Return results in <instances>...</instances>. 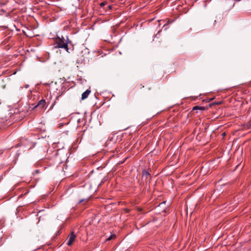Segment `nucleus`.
<instances>
[{
  "label": "nucleus",
  "mask_w": 251,
  "mask_h": 251,
  "mask_svg": "<svg viewBox=\"0 0 251 251\" xmlns=\"http://www.w3.org/2000/svg\"><path fill=\"white\" fill-rule=\"evenodd\" d=\"M68 42L65 41L64 38H59L57 39L56 43L55 44V47L56 48H62L66 50L67 51H68Z\"/></svg>",
  "instance_id": "f257e3e1"
},
{
  "label": "nucleus",
  "mask_w": 251,
  "mask_h": 251,
  "mask_svg": "<svg viewBox=\"0 0 251 251\" xmlns=\"http://www.w3.org/2000/svg\"><path fill=\"white\" fill-rule=\"evenodd\" d=\"M75 238H76V235L75 234V233L74 232H71V233L69 235V236L68 237V238H67L68 242H67V244L68 246L72 245L73 242L75 240Z\"/></svg>",
  "instance_id": "f03ea898"
},
{
  "label": "nucleus",
  "mask_w": 251,
  "mask_h": 251,
  "mask_svg": "<svg viewBox=\"0 0 251 251\" xmlns=\"http://www.w3.org/2000/svg\"><path fill=\"white\" fill-rule=\"evenodd\" d=\"M46 102L45 100L42 99L38 102L37 104L34 106V108L38 107L40 109H43L46 106Z\"/></svg>",
  "instance_id": "7ed1b4c3"
},
{
  "label": "nucleus",
  "mask_w": 251,
  "mask_h": 251,
  "mask_svg": "<svg viewBox=\"0 0 251 251\" xmlns=\"http://www.w3.org/2000/svg\"><path fill=\"white\" fill-rule=\"evenodd\" d=\"M91 93V90H89V89H87L86 90L85 92H84L82 94V95H81V99L82 100H84L85 99H86L89 95L90 94V93Z\"/></svg>",
  "instance_id": "20e7f679"
},
{
  "label": "nucleus",
  "mask_w": 251,
  "mask_h": 251,
  "mask_svg": "<svg viewBox=\"0 0 251 251\" xmlns=\"http://www.w3.org/2000/svg\"><path fill=\"white\" fill-rule=\"evenodd\" d=\"M204 109V107L199 106H196L193 108V110H203Z\"/></svg>",
  "instance_id": "39448f33"
},
{
  "label": "nucleus",
  "mask_w": 251,
  "mask_h": 251,
  "mask_svg": "<svg viewBox=\"0 0 251 251\" xmlns=\"http://www.w3.org/2000/svg\"><path fill=\"white\" fill-rule=\"evenodd\" d=\"M149 175V173L146 170H144L143 172V176H147Z\"/></svg>",
  "instance_id": "423d86ee"
},
{
  "label": "nucleus",
  "mask_w": 251,
  "mask_h": 251,
  "mask_svg": "<svg viewBox=\"0 0 251 251\" xmlns=\"http://www.w3.org/2000/svg\"><path fill=\"white\" fill-rule=\"evenodd\" d=\"M112 8V6L111 5H108L106 7H104V9H105L106 11L107 12L108 11V10H110Z\"/></svg>",
  "instance_id": "0eeeda50"
},
{
  "label": "nucleus",
  "mask_w": 251,
  "mask_h": 251,
  "mask_svg": "<svg viewBox=\"0 0 251 251\" xmlns=\"http://www.w3.org/2000/svg\"><path fill=\"white\" fill-rule=\"evenodd\" d=\"M115 237V234H112V235H111L108 238H107V240H110L111 239H112L113 238H114V237Z\"/></svg>",
  "instance_id": "6e6552de"
},
{
  "label": "nucleus",
  "mask_w": 251,
  "mask_h": 251,
  "mask_svg": "<svg viewBox=\"0 0 251 251\" xmlns=\"http://www.w3.org/2000/svg\"><path fill=\"white\" fill-rule=\"evenodd\" d=\"M100 5L101 6H104L106 5V3H105V2H102V3H101L100 4Z\"/></svg>",
  "instance_id": "1a4fd4ad"
},
{
  "label": "nucleus",
  "mask_w": 251,
  "mask_h": 251,
  "mask_svg": "<svg viewBox=\"0 0 251 251\" xmlns=\"http://www.w3.org/2000/svg\"><path fill=\"white\" fill-rule=\"evenodd\" d=\"M165 202H166V201H163V202H162L160 203L159 204V206H160V205H163V204H165Z\"/></svg>",
  "instance_id": "9d476101"
},
{
  "label": "nucleus",
  "mask_w": 251,
  "mask_h": 251,
  "mask_svg": "<svg viewBox=\"0 0 251 251\" xmlns=\"http://www.w3.org/2000/svg\"><path fill=\"white\" fill-rule=\"evenodd\" d=\"M225 134H226V133L225 132L222 133V135L223 136H224L225 135Z\"/></svg>",
  "instance_id": "9b49d317"
},
{
  "label": "nucleus",
  "mask_w": 251,
  "mask_h": 251,
  "mask_svg": "<svg viewBox=\"0 0 251 251\" xmlns=\"http://www.w3.org/2000/svg\"><path fill=\"white\" fill-rule=\"evenodd\" d=\"M234 1H240V0H234Z\"/></svg>",
  "instance_id": "f8f14e48"
},
{
  "label": "nucleus",
  "mask_w": 251,
  "mask_h": 251,
  "mask_svg": "<svg viewBox=\"0 0 251 251\" xmlns=\"http://www.w3.org/2000/svg\"><path fill=\"white\" fill-rule=\"evenodd\" d=\"M82 201H83V200H81V201H79V202L80 203V202H81Z\"/></svg>",
  "instance_id": "ddd939ff"
}]
</instances>
